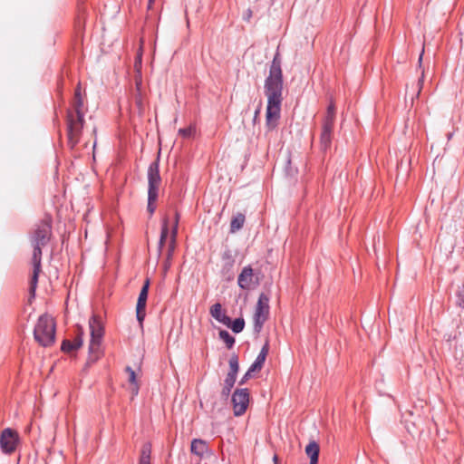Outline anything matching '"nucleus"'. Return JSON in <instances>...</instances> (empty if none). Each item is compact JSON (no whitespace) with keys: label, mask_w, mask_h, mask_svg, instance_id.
I'll use <instances>...</instances> for the list:
<instances>
[{"label":"nucleus","mask_w":464,"mask_h":464,"mask_svg":"<svg viewBox=\"0 0 464 464\" xmlns=\"http://www.w3.org/2000/svg\"><path fill=\"white\" fill-rule=\"evenodd\" d=\"M274 461H275L276 463V461H277V456H276V455H275V456H274Z\"/></svg>","instance_id":"41"},{"label":"nucleus","mask_w":464,"mask_h":464,"mask_svg":"<svg viewBox=\"0 0 464 464\" xmlns=\"http://www.w3.org/2000/svg\"><path fill=\"white\" fill-rule=\"evenodd\" d=\"M423 53H424V47L422 48V51H421L420 55L419 57V63H420V65L421 64V62H422Z\"/></svg>","instance_id":"39"},{"label":"nucleus","mask_w":464,"mask_h":464,"mask_svg":"<svg viewBox=\"0 0 464 464\" xmlns=\"http://www.w3.org/2000/svg\"><path fill=\"white\" fill-rule=\"evenodd\" d=\"M34 336L42 346H50L55 341V323L50 315L44 314L39 317L34 327Z\"/></svg>","instance_id":"3"},{"label":"nucleus","mask_w":464,"mask_h":464,"mask_svg":"<svg viewBox=\"0 0 464 464\" xmlns=\"http://www.w3.org/2000/svg\"><path fill=\"white\" fill-rule=\"evenodd\" d=\"M154 2H155V0H149V2H148V8L149 9L152 8V5H153Z\"/></svg>","instance_id":"40"},{"label":"nucleus","mask_w":464,"mask_h":464,"mask_svg":"<svg viewBox=\"0 0 464 464\" xmlns=\"http://www.w3.org/2000/svg\"><path fill=\"white\" fill-rule=\"evenodd\" d=\"M149 287H150V281L147 279L144 282L143 286L141 287V290H140L139 297H138L137 305H136V315H137V319H138L140 324H142V322L146 315L145 308H146V302H147V298H148Z\"/></svg>","instance_id":"11"},{"label":"nucleus","mask_w":464,"mask_h":464,"mask_svg":"<svg viewBox=\"0 0 464 464\" xmlns=\"http://www.w3.org/2000/svg\"><path fill=\"white\" fill-rule=\"evenodd\" d=\"M148 207L147 209L152 215L156 209V201L159 197V189L161 178L159 169V160L153 161L148 169Z\"/></svg>","instance_id":"4"},{"label":"nucleus","mask_w":464,"mask_h":464,"mask_svg":"<svg viewBox=\"0 0 464 464\" xmlns=\"http://www.w3.org/2000/svg\"><path fill=\"white\" fill-rule=\"evenodd\" d=\"M260 113V106L256 109V111H255V115H254V121L256 120V118L258 117Z\"/></svg>","instance_id":"38"},{"label":"nucleus","mask_w":464,"mask_h":464,"mask_svg":"<svg viewBox=\"0 0 464 464\" xmlns=\"http://www.w3.org/2000/svg\"><path fill=\"white\" fill-rule=\"evenodd\" d=\"M75 114V117L73 116V114H69L68 144L72 149L74 148L79 143L82 130L83 127V114Z\"/></svg>","instance_id":"8"},{"label":"nucleus","mask_w":464,"mask_h":464,"mask_svg":"<svg viewBox=\"0 0 464 464\" xmlns=\"http://www.w3.org/2000/svg\"><path fill=\"white\" fill-rule=\"evenodd\" d=\"M268 351H269V344H268V342L266 341L265 345L262 347L259 354L256 358L255 362L249 367V372H259L262 369V367L265 363L266 358L268 354Z\"/></svg>","instance_id":"14"},{"label":"nucleus","mask_w":464,"mask_h":464,"mask_svg":"<svg viewBox=\"0 0 464 464\" xmlns=\"http://www.w3.org/2000/svg\"><path fill=\"white\" fill-rule=\"evenodd\" d=\"M172 260L166 258L163 264V272L166 274L171 266Z\"/></svg>","instance_id":"35"},{"label":"nucleus","mask_w":464,"mask_h":464,"mask_svg":"<svg viewBox=\"0 0 464 464\" xmlns=\"http://www.w3.org/2000/svg\"><path fill=\"white\" fill-rule=\"evenodd\" d=\"M233 411L235 416L243 415L249 404L247 389H237L232 396Z\"/></svg>","instance_id":"9"},{"label":"nucleus","mask_w":464,"mask_h":464,"mask_svg":"<svg viewBox=\"0 0 464 464\" xmlns=\"http://www.w3.org/2000/svg\"><path fill=\"white\" fill-rule=\"evenodd\" d=\"M151 448L150 444H144L141 449L140 463L139 464H150Z\"/></svg>","instance_id":"24"},{"label":"nucleus","mask_w":464,"mask_h":464,"mask_svg":"<svg viewBox=\"0 0 464 464\" xmlns=\"http://www.w3.org/2000/svg\"><path fill=\"white\" fill-rule=\"evenodd\" d=\"M51 236L52 219L47 217L37 224L36 228L34 230L31 237V245L34 248L31 258L33 273L30 280V293L32 296L34 295V292L37 287L38 276L42 272V247L47 245Z\"/></svg>","instance_id":"2"},{"label":"nucleus","mask_w":464,"mask_h":464,"mask_svg":"<svg viewBox=\"0 0 464 464\" xmlns=\"http://www.w3.org/2000/svg\"><path fill=\"white\" fill-rule=\"evenodd\" d=\"M237 284L242 289H250L255 284H257V279L250 266L242 269L237 277Z\"/></svg>","instance_id":"12"},{"label":"nucleus","mask_w":464,"mask_h":464,"mask_svg":"<svg viewBox=\"0 0 464 464\" xmlns=\"http://www.w3.org/2000/svg\"><path fill=\"white\" fill-rule=\"evenodd\" d=\"M336 108L334 102L331 100L328 105L325 117L324 119L322 132H321V145L324 149H327L331 144L332 132L335 121Z\"/></svg>","instance_id":"6"},{"label":"nucleus","mask_w":464,"mask_h":464,"mask_svg":"<svg viewBox=\"0 0 464 464\" xmlns=\"http://www.w3.org/2000/svg\"><path fill=\"white\" fill-rule=\"evenodd\" d=\"M320 452V447L315 441H310L305 447V453L310 459V464H317Z\"/></svg>","instance_id":"17"},{"label":"nucleus","mask_w":464,"mask_h":464,"mask_svg":"<svg viewBox=\"0 0 464 464\" xmlns=\"http://www.w3.org/2000/svg\"><path fill=\"white\" fill-rule=\"evenodd\" d=\"M169 220L168 217H165L162 220V227L160 232V237L159 241V252H162V247L166 242L169 243L171 228L169 227Z\"/></svg>","instance_id":"16"},{"label":"nucleus","mask_w":464,"mask_h":464,"mask_svg":"<svg viewBox=\"0 0 464 464\" xmlns=\"http://www.w3.org/2000/svg\"><path fill=\"white\" fill-rule=\"evenodd\" d=\"M252 373L253 372H249V369H248L247 372H246V374L244 375V377L242 378L240 384L244 383L246 380H248L252 376Z\"/></svg>","instance_id":"36"},{"label":"nucleus","mask_w":464,"mask_h":464,"mask_svg":"<svg viewBox=\"0 0 464 464\" xmlns=\"http://www.w3.org/2000/svg\"><path fill=\"white\" fill-rule=\"evenodd\" d=\"M209 313L213 318H215L218 322L225 324L226 326H230L231 319L227 315H226L221 304L216 303L214 304L209 310Z\"/></svg>","instance_id":"13"},{"label":"nucleus","mask_w":464,"mask_h":464,"mask_svg":"<svg viewBox=\"0 0 464 464\" xmlns=\"http://www.w3.org/2000/svg\"><path fill=\"white\" fill-rule=\"evenodd\" d=\"M135 84H136V92L140 94L142 92V83H141V75L140 73L136 75L135 77Z\"/></svg>","instance_id":"33"},{"label":"nucleus","mask_w":464,"mask_h":464,"mask_svg":"<svg viewBox=\"0 0 464 464\" xmlns=\"http://www.w3.org/2000/svg\"><path fill=\"white\" fill-rule=\"evenodd\" d=\"M246 221V217L242 213H237L230 221V233H236L240 230Z\"/></svg>","instance_id":"19"},{"label":"nucleus","mask_w":464,"mask_h":464,"mask_svg":"<svg viewBox=\"0 0 464 464\" xmlns=\"http://www.w3.org/2000/svg\"><path fill=\"white\" fill-rule=\"evenodd\" d=\"M17 440L16 431L10 428L5 429L0 435V447L4 452L10 454L15 450Z\"/></svg>","instance_id":"10"},{"label":"nucleus","mask_w":464,"mask_h":464,"mask_svg":"<svg viewBox=\"0 0 464 464\" xmlns=\"http://www.w3.org/2000/svg\"><path fill=\"white\" fill-rule=\"evenodd\" d=\"M219 338L225 342L228 349L232 348L235 343V338L229 334L226 330H220L218 333Z\"/></svg>","instance_id":"25"},{"label":"nucleus","mask_w":464,"mask_h":464,"mask_svg":"<svg viewBox=\"0 0 464 464\" xmlns=\"http://www.w3.org/2000/svg\"><path fill=\"white\" fill-rule=\"evenodd\" d=\"M135 104L138 107L139 112L142 113V111L144 110V101H143L142 92H140V94L136 92Z\"/></svg>","instance_id":"29"},{"label":"nucleus","mask_w":464,"mask_h":464,"mask_svg":"<svg viewBox=\"0 0 464 464\" xmlns=\"http://www.w3.org/2000/svg\"><path fill=\"white\" fill-rule=\"evenodd\" d=\"M176 246H177V236H176V229L174 228L170 232V237H169V240L168 243L166 258L172 260Z\"/></svg>","instance_id":"21"},{"label":"nucleus","mask_w":464,"mask_h":464,"mask_svg":"<svg viewBox=\"0 0 464 464\" xmlns=\"http://www.w3.org/2000/svg\"><path fill=\"white\" fill-rule=\"evenodd\" d=\"M179 214L178 212H175V217H174V223H173V226L170 227L172 229H176V236L178 235V226H179Z\"/></svg>","instance_id":"34"},{"label":"nucleus","mask_w":464,"mask_h":464,"mask_svg":"<svg viewBox=\"0 0 464 464\" xmlns=\"http://www.w3.org/2000/svg\"><path fill=\"white\" fill-rule=\"evenodd\" d=\"M456 304L464 307V276L461 278L456 289Z\"/></svg>","instance_id":"22"},{"label":"nucleus","mask_w":464,"mask_h":464,"mask_svg":"<svg viewBox=\"0 0 464 464\" xmlns=\"http://www.w3.org/2000/svg\"><path fill=\"white\" fill-rule=\"evenodd\" d=\"M82 105H83V100L82 97V88L79 83L75 89L74 97H73V101H72V106L74 108L75 113H82Z\"/></svg>","instance_id":"20"},{"label":"nucleus","mask_w":464,"mask_h":464,"mask_svg":"<svg viewBox=\"0 0 464 464\" xmlns=\"http://www.w3.org/2000/svg\"><path fill=\"white\" fill-rule=\"evenodd\" d=\"M74 345L75 349L80 348L83 343V329L81 326H78V334L75 339L72 342Z\"/></svg>","instance_id":"28"},{"label":"nucleus","mask_w":464,"mask_h":464,"mask_svg":"<svg viewBox=\"0 0 464 464\" xmlns=\"http://www.w3.org/2000/svg\"><path fill=\"white\" fill-rule=\"evenodd\" d=\"M134 68H135V71L138 74L140 73V70H141V53H139L137 57H136V61H135V63H134Z\"/></svg>","instance_id":"32"},{"label":"nucleus","mask_w":464,"mask_h":464,"mask_svg":"<svg viewBox=\"0 0 464 464\" xmlns=\"http://www.w3.org/2000/svg\"><path fill=\"white\" fill-rule=\"evenodd\" d=\"M269 315V297L262 293L256 305L254 313V329L256 333H259L263 327L265 322L268 319Z\"/></svg>","instance_id":"7"},{"label":"nucleus","mask_w":464,"mask_h":464,"mask_svg":"<svg viewBox=\"0 0 464 464\" xmlns=\"http://www.w3.org/2000/svg\"><path fill=\"white\" fill-rule=\"evenodd\" d=\"M283 91V73L279 53L272 61L269 75L265 82V93L267 97L266 113V126L272 130L277 125L280 118Z\"/></svg>","instance_id":"1"},{"label":"nucleus","mask_w":464,"mask_h":464,"mask_svg":"<svg viewBox=\"0 0 464 464\" xmlns=\"http://www.w3.org/2000/svg\"><path fill=\"white\" fill-rule=\"evenodd\" d=\"M229 369L230 370H229L227 375H231V376L237 377V373L238 369H239L237 356L232 355L231 358L229 359Z\"/></svg>","instance_id":"26"},{"label":"nucleus","mask_w":464,"mask_h":464,"mask_svg":"<svg viewBox=\"0 0 464 464\" xmlns=\"http://www.w3.org/2000/svg\"><path fill=\"white\" fill-rule=\"evenodd\" d=\"M236 378L235 376H231V375H227V377L224 381V386H223V389H222V395L224 397H227L230 393V391L231 389L233 388L235 382H236Z\"/></svg>","instance_id":"23"},{"label":"nucleus","mask_w":464,"mask_h":464,"mask_svg":"<svg viewBox=\"0 0 464 464\" xmlns=\"http://www.w3.org/2000/svg\"><path fill=\"white\" fill-rule=\"evenodd\" d=\"M126 372L128 373V382L130 384V392L132 393V397L136 396L139 393L140 385L137 381V376L135 372L130 367H126Z\"/></svg>","instance_id":"18"},{"label":"nucleus","mask_w":464,"mask_h":464,"mask_svg":"<svg viewBox=\"0 0 464 464\" xmlns=\"http://www.w3.org/2000/svg\"><path fill=\"white\" fill-rule=\"evenodd\" d=\"M89 327L91 331L89 352L91 353V359L96 361L99 356L100 345L104 334L101 318L97 315H92L89 321Z\"/></svg>","instance_id":"5"},{"label":"nucleus","mask_w":464,"mask_h":464,"mask_svg":"<svg viewBox=\"0 0 464 464\" xmlns=\"http://www.w3.org/2000/svg\"><path fill=\"white\" fill-rule=\"evenodd\" d=\"M190 450L199 458H203L209 451L207 442L200 439H194L191 441Z\"/></svg>","instance_id":"15"},{"label":"nucleus","mask_w":464,"mask_h":464,"mask_svg":"<svg viewBox=\"0 0 464 464\" xmlns=\"http://www.w3.org/2000/svg\"><path fill=\"white\" fill-rule=\"evenodd\" d=\"M423 78H424V72H422L421 73V77L420 78L419 80V86H420V89H421V86H422V83H423Z\"/></svg>","instance_id":"37"},{"label":"nucleus","mask_w":464,"mask_h":464,"mask_svg":"<svg viewBox=\"0 0 464 464\" xmlns=\"http://www.w3.org/2000/svg\"><path fill=\"white\" fill-rule=\"evenodd\" d=\"M229 327L234 333L238 334L243 331L245 327V321L243 318H237L233 322L231 321Z\"/></svg>","instance_id":"27"},{"label":"nucleus","mask_w":464,"mask_h":464,"mask_svg":"<svg viewBox=\"0 0 464 464\" xmlns=\"http://www.w3.org/2000/svg\"><path fill=\"white\" fill-rule=\"evenodd\" d=\"M194 130L191 128V127H188V128H184V129H179V133L184 137V138H188L192 135Z\"/></svg>","instance_id":"31"},{"label":"nucleus","mask_w":464,"mask_h":464,"mask_svg":"<svg viewBox=\"0 0 464 464\" xmlns=\"http://www.w3.org/2000/svg\"><path fill=\"white\" fill-rule=\"evenodd\" d=\"M62 350L63 352L69 353V352H71L72 350H76V349H75L74 345L72 344V341L65 340L63 342Z\"/></svg>","instance_id":"30"}]
</instances>
